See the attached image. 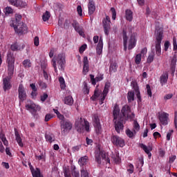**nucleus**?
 Listing matches in <instances>:
<instances>
[{"instance_id": "nucleus-1", "label": "nucleus", "mask_w": 177, "mask_h": 177, "mask_svg": "<svg viewBox=\"0 0 177 177\" xmlns=\"http://www.w3.org/2000/svg\"><path fill=\"white\" fill-rule=\"evenodd\" d=\"M51 64L55 70V73H57V65L59 70H61V71H64L66 55L64 53H60L55 56L51 61Z\"/></svg>"}, {"instance_id": "nucleus-2", "label": "nucleus", "mask_w": 177, "mask_h": 177, "mask_svg": "<svg viewBox=\"0 0 177 177\" xmlns=\"http://www.w3.org/2000/svg\"><path fill=\"white\" fill-rule=\"evenodd\" d=\"M75 127L79 133L84 132V128L86 132H89V122L86 119H82V118H78L77 119L75 122Z\"/></svg>"}, {"instance_id": "nucleus-3", "label": "nucleus", "mask_w": 177, "mask_h": 177, "mask_svg": "<svg viewBox=\"0 0 177 177\" xmlns=\"http://www.w3.org/2000/svg\"><path fill=\"white\" fill-rule=\"evenodd\" d=\"M156 41H155V49L156 54L157 56H161V42H162V39L164 38V32L162 30L159 29L156 31Z\"/></svg>"}, {"instance_id": "nucleus-4", "label": "nucleus", "mask_w": 177, "mask_h": 177, "mask_svg": "<svg viewBox=\"0 0 177 177\" xmlns=\"http://www.w3.org/2000/svg\"><path fill=\"white\" fill-rule=\"evenodd\" d=\"M15 55L12 52L8 51L7 53V64L8 68V75L12 77L15 73Z\"/></svg>"}, {"instance_id": "nucleus-5", "label": "nucleus", "mask_w": 177, "mask_h": 177, "mask_svg": "<svg viewBox=\"0 0 177 177\" xmlns=\"http://www.w3.org/2000/svg\"><path fill=\"white\" fill-rule=\"evenodd\" d=\"M60 128L62 135L66 136V135L73 129V123L68 120L61 121Z\"/></svg>"}, {"instance_id": "nucleus-6", "label": "nucleus", "mask_w": 177, "mask_h": 177, "mask_svg": "<svg viewBox=\"0 0 177 177\" xmlns=\"http://www.w3.org/2000/svg\"><path fill=\"white\" fill-rule=\"evenodd\" d=\"M93 124L97 135L102 134V124H100V119L99 118V115L97 114L93 115Z\"/></svg>"}, {"instance_id": "nucleus-7", "label": "nucleus", "mask_w": 177, "mask_h": 177, "mask_svg": "<svg viewBox=\"0 0 177 177\" xmlns=\"http://www.w3.org/2000/svg\"><path fill=\"white\" fill-rule=\"evenodd\" d=\"M111 142L114 146H117L118 147H124L125 146V140L118 136L112 135Z\"/></svg>"}, {"instance_id": "nucleus-8", "label": "nucleus", "mask_w": 177, "mask_h": 177, "mask_svg": "<svg viewBox=\"0 0 177 177\" xmlns=\"http://www.w3.org/2000/svg\"><path fill=\"white\" fill-rule=\"evenodd\" d=\"M18 98L19 100V103H23L24 100H27V91H26V88H24V85H23V84H20L19 85Z\"/></svg>"}, {"instance_id": "nucleus-9", "label": "nucleus", "mask_w": 177, "mask_h": 177, "mask_svg": "<svg viewBox=\"0 0 177 177\" xmlns=\"http://www.w3.org/2000/svg\"><path fill=\"white\" fill-rule=\"evenodd\" d=\"M115 131L117 133H121L124 131V118L120 117L119 119L113 120Z\"/></svg>"}, {"instance_id": "nucleus-10", "label": "nucleus", "mask_w": 177, "mask_h": 177, "mask_svg": "<svg viewBox=\"0 0 177 177\" xmlns=\"http://www.w3.org/2000/svg\"><path fill=\"white\" fill-rule=\"evenodd\" d=\"M102 24L105 35H109V34H110V29L111 28V21L109 15H106V19H103Z\"/></svg>"}, {"instance_id": "nucleus-11", "label": "nucleus", "mask_w": 177, "mask_h": 177, "mask_svg": "<svg viewBox=\"0 0 177 177\" xmlns=\"http://www.w3.org/2000/svg\"><path fill=\"white\" fill-rule=\"evenodd\" d=\"M158 120L160 121V125H163L165 127L168 125V122L169 121V114L165 112H162L158 114Z\"/></svg>"}, {"instance_id": "nucleus-12", "label": "nucleus", "mask_w": 177, "mask_h": 177, "mask_svg": "<svg viewBox=\"0 0 177 177\" xmlns=\"http://www.w3.org/2000/svg\"><path fill=\"white\" fill-rule=\"evenodd\" d=\"M26 109L28 111L32 114L35 117V114H37V111H39L41 110V106L35 104L34 102H30V104H27L26 105Z\"/></svg>"}, {"instance_id": "nucleus-13", "label": "nucleus", "mask_w": 177, "mask_h": 177, "mask_svg": "<svg viewBox=\"0 0 177 177\" xmlns=\"http://www.w3.org/2000/svg\"><path fill=\"white\" fill-rule=\"evenodd\" d=\"M10 5H12V6H15V8H26L27 6V3L26 1H23L22 0H8Z\"/></svg>"}, {"instance_id": "nucleus-14", "label": "nucleus", "mask_w": 177, "mask_h": 177, "mask_svg": "<svg viewBox=\"0 0 177 177\" xmlns=\"http://www.w3.org/2000/svg\"><path fill=\"white\" fill-rule=\"evenodd\" d=\"M131 86L134 90L138 102H142V97L140 96V90H139V86L136 81H132L131 82Z\"/></svg>"}, {"instance_id": "nucleus-15", "label": "nucleus", "mask_w": 177, "mask_h": 177, "mask_svg": "<svg viewBox=\"0 0 177 177\" xmlns=\"http://www.w3.org/2000/svg\"><path fill=\"white\" fill-rule=\"evenodd\" d=\"M72 26H73V28L75 29V30L77 32H78V34L81 37H84V35H85V33L84 32V30H82V26H80V23H78V21L74 20L72 23Z\"/></svg>"}, {"instance_id": "nucleus-16", "label": "nucleus", "mask_w": 177, "mask_h": 177, "mask_svg": "<svg viewBox=\"0 0 177 177\" xmlns=\"http://www.w3.org/2000/svg\"><path fill=\"white\" fill-rule=\"evenodd\" d=\"M12 27L17 34H23L25 31H27V26L23 23Z\"/></svg>"}, {"instance_id": "nucleus-17", "label": "nucleus", "mask_w": 177, "mask_h": 177, "mask_svg": "<svg viewBox=\"0 0 177 177\" xmlns=\"http://www.w3.org/2000/svg\"><path fill=\"white\" fill-rule=\"evenodd\" d=\"M3 89L4 92L12 89V83H10V77H6L3 80Z\"/></svg>"}, {"instance_id": "nucleus-18", "label": "nucleus", "mask_w": 177, "mask_h": 177, "mask_svg": "<svg viewBox=\"0 0 177 177\" xmlns=\"http://www.w3.org/2000/svg\"><path fill=\"white\" fill-rule=\"evenodd\" d=\"M139 147H140V149L144 150L145 153H146V154L148 155V157L149 159L151 158V151H152L153 147H151L150 146L147 147L143 143H140Z\"/></svg>"}, {"instance_id": "nucleus-19", "label": "nucleus", "mask_w": 177, "mask_h": 177, "mask_svg": "<svg viewBox=\"0 0 177 177\" xmlns=\"http://www.w3.org/2000/svg\"><path fill=\"white\" fill-rule=\"evenodd\" d=\"M136 46V37L135 36V33L132 34L129 40V46L128 49L131 50L133 49Z\"/></svg>"}, {"instance_id": "nucleus-20", "label": "nucleus", "mask_w": 177, "mask_h": 177, "mask_svg": "<svg viewBox=\"0 0 177 177\" xmlns=\"http://www.w3.org/2000/svg\"><path fill=\"white\" fill-rule=\"evenodd\" d=\"M90 78L91 81L92 85H96V82H99L100 81H102V80L104 78V75L100 74L95 77V75H90Z\"/></svg>"}, {"instance_id": "nucleus-21", "label": "nucleus", "mask_w": 177, "mask_h": 177, "mask_svg": "<svg viewBox=\"0 0 177 177\" xmlns=\"http://www.w3.org/2000/svg\"><path fill=\"white\" fill-rule=\"evenodd\" d=\"M121 113L122 114V118H124V117H127L129 114H131V113H132V110L129 105L126 104L122 106Z\"/></svg>"}, {"instance_id": "nucleus-22", "label": "nucleus", "mask_w": 177, "mask_h": 177, "mask_svg": "<svg viewBox=\"0 0 177 177\" xmlns=\"http://www.w3.org/2000/svg\"><path fill=\"white\" fill-rule=\"evenodd\" d=\"M113 120H118L122 117L120 115V106L117 104H115L113 109Z\"/></svg>"}, {"instance_id": "nucleus-23", "label": "nucleus", "mask_w": 177, "mask_h": 177, "mask_svg": "<svg viewBox=\"0 0 177 177\" xmlns=\"http://www.w3.org/2000/svg\"><path fill=\"white\" fill-rule=\"evenodd\" d=\"M21 15L19 14L15 15V19L11 21L10 26L11 27H15V26H18V24H21Z\"/></svg>"}, {"instance_id": "nucleus-24", "label": "nucleus", "mask_w": 177, "mask_h": 177, "mask_svg": "<svg viewBox=\"0 0 177 177\" xmlns=\"http://www.w3.org/2000/svg\"><path fill=\"white\" fill-rule=\"evenodd\" d=\"M26 48V45L24 44H19L17 43L13 44L10 46L11 50L13 52H17V50H23Z\"/></svg>"}, {"instance_id": "nucleus-25", "label": "nucleus", "mask_w": 177, "mask_h": 177, "mask_svg": "<svg viewBox=\"0 0 177 177\" xmlns=\"http://www.w3.org/2000/svg\"><path fill=\"white\" fill-rule=\"evenodd\" d=\"M14 131L15 135V140H17V143H18L20 147H23V146H24V144H23V140L21 139V137H20L19 131H17V129L16 128H15Z\"/></svg>"}, {"instance_id": "nucleus-26", "label": "nucleus", "mask_w": 177, "mask_h": 177, "mask_svg": "<svg viewBox=\"0 0 177 177\" xmlns=\"http://www.w3.org/2000/svg\"><path fill=\"white\" fill-rule=\"evenodd\" d=\"M88 15L90 16L91 15H93V13H95V11L96 10L95 1H93V0H89L88 4Z\"/></svg>"}, {"instance_id": "nucleus-27", "label": "nucleus", "mask_w": 177, "mask_h": 177, "mask_svg": "<svg viewBox=\"0 0 177 177\" xmlns=\"http://www.w3.org/2000/svg\"><path fill=\"white\" fill-rule=\"evenodd\" d=\"M83 73L86 74L89 71V62L88 61V57H84L83 60Z\"/></svg>"}, {"instance_id": "nucleus-28", "label": "nucleus", "mask_w": 177, "mask_h": 177, "mask_svg": "<svg viewBox=\"0 0 177 177\" xmlns=\"http://www.w3.org/2000/svg\"><path fill=\"white\" fill-rule=\"evenodd\" d=\"M122 37H123V46H124V50L127 52V44H128V36L127 35V31L125 30H123L122 31Z\"/></svg>"}, {"instance_id": "nucleus-29", "label": "nucleus", "mask_w": 177, "mask_h": 177, "mask_svg": "<svg viewBox=\"0 0 177 177\" xmlns=\"http://www.w3.org/2000/svg\"><path fill=\"white\" fill-rule=\"evenodd\" d=\"M160 84L162 86L165 85L168 82V72H165L160 76Z\"/></svg>"}, {"instance_id": "nucleus-30", "label": "nucleus", "mask_w": 177, "mask_h": 177, "mask_svg": "<svg viewBox=\"0 0 177 177\" xmlns=\"http://www.w3.org/2000/svg\"><path fill=\"white\" fill-rule=\"evenodd\" d=\"M125 17L128 21H132L133 20V12L131 10H126Z\"/></svg>"}, {"instance_id": "nucleus-31", "label": "nucleus", "mask_w": 177, "mask_h": 177, "mask_svg": "<svg viewBox=\"0 0 177 177\" xmlns=\"http://www.w3.org/2000/svg\"><path fill=\"white\" fill-rule=\"evenodd\" d=\"M64 104H67L68 106H73L74 104V99L71 95H68L64 97Z\"/></svg>"}, {"instance_id": "nucleus-32", "label": "nucleus", "mask_w": 177, "mask_h": 177, "mask_svg": "<svg viewBox=\"0 0 177 177\" xmlns=\"http://www.w3.org/2000/svg\"><path fill=\"white\" fill-rule=\"evenodd\" d=\"M45 138L46 142H49V143H52V142H55V135L52 133H49L48 134H45Z\"/></svg>"}, {"instance_id": "nucleus-33", "label": "nucleus", "mask_w": 177, "mask_h": 177, "mask_svg": "<svg viewBox=\"0 0 177 177\" xmlns=\"http://www.w3.org/2000/svg\"><path fill=\"white\" fill-rule=\"evenodd\" d=\"M127 100L129 103H132L135 100V93L132 91H130L127 93Z\"/></svg>"}, {"instance_id": "nucleus-34", "label": "nucleus", "mask_w": 177, "mask_h": 177, "mask_svg": "<svg viewBox=\"0 0 177 177\" xmlns=\"http://www.w3.org/2000/svg\"><path fill=\"white\" fill-rule=\"evenodd\" d=\"M117 68H118L117 62H111L109 66V73H116Z\"/></svg>"}, {"instance_id": "nucleus-35", "label": "nucleus", "mask_w": 177, "mask_h": 177, "mask_svg": "<svg viewBox=\"0 0 177 177\" xmlns=\"http://www.w3.org/2000/svg\"><path fill=\"white\" fill-rule=\"evenodd\" d=\"M133 131L134 133H136V132H139L140 130V125L138 122V120H133Z\"/></svg>"}, {"instance_id": "nucleus-36", "label": "nucleus", "mask_w": 177, "mask_h": 177, "mask_svg": "<svg viewBox=\"0 0 177 177\" xmlns=\"http://www.w3.org/2000/svg\"><path fill=\"white\" fill-rule=\"evenodd\" d=\"M32 177H44L42 174H41V170L39 168H36L35 170L32 171Z\"/></svg>"}, {"instance_id": "nucleus-37", "label": "nucleus", "mask_w": 177, "mask_h": 177, "mask_svg": "<svg viewBox=\"0 0 177 177\" xmlns=\"http://www.w3.org/2000/svg\"><path fill=\"white\" fill-rule=\"evenodd\" d=\"M155 56H156V54L154 51H152V53L149 55L147 59V63H148V64H150V63H153V62L154 61Z\"/></svg>"}, {"instance_id": "nucleus-38", "label": "nucleus", "mask_w": 177, "mask_h": 177, "mask_svg": "<svg viewBox=\"0 0 177 177\" xmlns=\"http://www.w3.org/2000/svg\"><path fill=\"white\" fill-rule=\"evenodd\" d=\"M126 135L128 136V138H130V139H133V138L135 137V136L136 135V133H135V132L132 131H131V129H127L126 130Z\"/></svg>"}, {"instance_id": "nucleus-39", "label": "nucleus", "mask_w": 177, "mask_h": 177, "mask_svg": "<svg viewBox=\"0 0 177 177\" xmlns=\"http://www.w3.org/2000/svg\"><path fill=\"white\" fill-rule=\"evenodd\" d=\"M79 164L80 165H85L86 162H88V156H84L82 157L80 159H79Z\"/></svg>"}, {"instance_id": "nucleus-40", "label": "nucleus", "mask_w": 177, "mask_h": 177, "mask_svg": "<svg viewBox=\"0 0 177 177\" xmlns=\"http://www.w3.org/2000/svg\"><path fill=\"white\" fill-rule=\"evenodd\" d=\"M50 19V12L49 11H46L42 15V20L44 21H48Z\"/></svg>"}, {"instance_id": "nucleus-41", "label": "nucleus", "mask_w": 177, "mask_h": 177, "mask_svg": "<svg viewBox=\"0 0 177 177\" xmlns=\"http://www.w3.org/2000/svg\"><path fill=\"white\" fill-rule=\"evenodd\" d=\"M99 96H100V93L99 92V89H95L94 91V94L91 97V100H93V102H95V100H96V99H97V97H99Z\"/></svg>"}, {"instance_id": "nucleus-42", "label": "nucleus", "mask_w": 177, "mask_h": 177, "mask_svg": "<svg viewBox=\"0 0 177 177\" xmlns=\"http://www.w3.org/2000/svg\"><path fill=\"white\" fill-rule=\"evenodd\" d=\"M112 158L115 164H120V162H121V158H120V153L113 155Z\"/></svg>"}, {"instance_id": "nucleus-43", "label": "nucleus", "mask_w": 177, "mask_h": 177, "mask_svg": "<svg viewBox=\"0 0 177 177\" xmlns=\"http://www.w3.org/2000/svg\"><path fill=\"white\" fill-rule=\"evenodd\" d=\"M135 171V167L132 165V163H129L127 165V172L129 174H133Z\"/></svg>"}, {"instance_id": "nucleus-44", "label": "nucleus", "mask_w": 177, "mask_h": 177, "mask_svg": "<svg viewBox=\"0 0 177 177\" xmlns=\"http://www.w3.org/2000/svg\"><path fill=\"white\" fill-rule=\"evenodd\" d=\"M80 172L81 177H92L91 175H89V171L85 169H81Z\"/></svg>"}, {"instance_id": "nucleus-45", "label": "nucleus", "mask_w": 177, "mask_h": 177, "mask_svg": "<svg viewBox=\"0 0 177 177\" xmlns=\"http://www.w3.org/2000/svg\"><path fill=\"white\" fill-rule=\"evenodd\" d=\"M59 82L60 84L61 89H64L66 88V82L64 81V78L63 77H59Z\"/></svg>"}, {"instance_id": "nucleus-46", "label": "nucleus", "mask_w": 177, "mask_h": 177, "mask_svg": "<svg viewBox=\"0 0 177 177\" xmlns=\"http://www.w3.org/2000/svg\"><path fill=\"white\" fill-rule=\"evenodd\" d=\"M111 86V84H110V82H106L105 84L104 88L102 93L107 95V93H109V91Z\"/></svg>"}, {"instance_id": "nucleus-47", "label": "nucleus", "mask_w": 177, "mask_h": 177, "mask_svg": "<svg viewBox=\"0 0 177 177\" xmlns=\"http://www.w3.org/2000/svg\"><path fill=\"white\" fill-rule=\"evenodd\" d=\"M22 64L25 68H30L31 67V61L30 59H25Z\"/></svg>"}, {"instance_id": "nucleus-48", "label": "nucleus", "mask_w": 177, "mask_h": 177, "mask_svg": "<svg viewBox=\"0 0 177 177\" xmlns=\"http://www.w3.org/2000/svg\"><path fill=\"white\" fill-rule=\"evenodd\" d=\"M0 139L1 140V142H3L4 146H9V142L8 141V139H6V137L5 135L0 136Z\"/></svg>"}, {"instance_id": "nucleus-49", "label": "nucleus", "mask_w": 177, "mask_h": 177, "mask_svg": "<svg viewBox=\"0 0 177 177\" xmlns=\"http://www.w3.org/2000/svg\"><path fill=\"white\" fill-rule=\"evenodd\" d=\"M96 52L97 55H102V52H103V44L97 45Z\"/></svg>"}, {"instance_id": "nucleus-50", "label": "nucleus", "mask_w": 177, "mask_h": 177, "mask_svg": "<svg viewBox=\"0 0 177 177\" xmlns=\"http://www.w3.org/2000/svg\"><path fill=\"white\" fill-rule=\"evenodd\" d=\"M136 64H140V62H142V54H137L135 57Z\"/></svg>"}, {"instance_id": "nucleus-51", "label": "nucleus", "mask_w": 177, "mask_h": 177, "mask_svg": "<svg viewBox=\"0 0 177 177\" xmlns=\"http://www.w3.org/2000/svg\"><path fill=\"white\" fill-rule=\"evenodd\" d=\"M71 174L73 177H80V171L75 167L73 168Z\"/></svg>"}, {"instance_id": "nucleus-52", "label": "nucleus", "mask_w": 177, "mask_h": 177, "mask_svg": "<svg viewBox=\"0 0 177 177\" xmlns=\"http://www.w3.org/2000/svg\"><path fill=\"white\" fill-rule=\"evenodd\" d=\"M95 161L98 165H100L102 164V158H101L100 153L95 154Z\"/></svg>"}, {"instance_id": "nucleus-53", "label": "nucleus", "mask_w": 177, "mask_h": 177, "mask_svg": "<svg viewBox=\"0 0 177 177\" xmlns=\"http://www.w3.org/2000/svg\"><path fill=\"white\" fill-rule=\"evenodd\" d=\"M39 86L41 87V89H46L47 85L46 83L44 82L42 80L38 81Z\"/></svg>"}, {"instance_id": "nucleus-54", "label": "nucleus", "mask_w": 177, "mask_h": 177, "mask_svg": "<svg viewBox=\"0 0 177 177\" xmlns=\"http://www.w3.org/2000/svg\"><path fill=\"white\" fill-rule=\"evenodd\" d=\"M111 12L112 13V19L115 20L117 17V12H115V8H111Z\"/></svg>"}, {"instance_id": "nucleus-55", "label": "nucleus", "mask_w": 177, "mask_h": 177, "mask_svg": "<svg viewBox=\"0 0 177 177\" xmlns=\"http://www.w3.org/2000/svg\"><path fill=\"white\" fill-rule=\"evenodd\" d=\"M147 95L149 96V97H151L153 96V94L151 93V88L150 87L149 84H147Z\"/></svg>"}, {"instance_id": "nucleus-56", "label": "nucleus", "mask_w": 177, "mask_h": 177, "mask_svg": "<svg viewBox=\"0 0 177 177\" xmlns=\"http://www.w3.org/2000/svg\"><path fill=\"white\" fill-rule=\"evenodd\" d=\"M106 96H107V94H104L102 93V95L100 96V104H103V103L106 99Z\"/></svg>"}, {"instance_id": "nucleus-57", "label": "nucleus", "mask_w": 177, "mask_h": 177, "mask_svg": "<svg viewBox=\"0 0 177 177\" xmlns=\"http://www.w3.org/2000/svg\"><path fill=\"white\" fill-rule=\"evenodd\" d=\"M125 118H129V120H130L131 121H133V120H134V118H135V113L131 112V114L129 113L128 115L126 116Z\"/></svg>"}, {"instance_id": "nucleus-58", "label": "nucleus", "mask_w": 177, "mask_h": 177, "mask_svg": "<svg viewBox=\"0 0 177 177\" xmlns=\"http://www.w3.org/2000/svg\"><path fill=\"white\" fill-rule=\"evenodd\" d=\"M83 92L85 95H89V88H88V85L86 84H84Z\"/></svg>"}, {"instance_id": "nucleus-59", "label": "nucleus", "mask_w": 177, "mask_h": 177, "mask_svg": "<svg viewBox=\"0 0 177 177\" xmlns=\"http://www.w3.org/2000/svg\"><path fill=\"white\" fill-rule=\"evenodd\" d=\"M36 160H38V161H41V160H45V156H44V153H41V155H35Z\"/></svg>"}, {"instance_id": "nucleus-60", "label": "nucleus", "mask_w": 177, "mask_h": 177, "mask_svg": "<svg viewBox=\"0 0 177 177\" xmlns=\"http://www.w3.org/2000/svg\"><path fill=\"white\" fill-rule=\"evenodd\" d=\"M85 49H86V44H83L79 48L80 53H84V52H85Z\"/></svg>"}, {"instance_id": "nucleus-61", "label": "nucleus", "mask_w": 177, "mask_h": 177, "mask_svg": "<svg viewBox=\"0 0 177 177\" xmlns=\"http://www.w3.org/2000/svg\"><path fill=\"white\" fill-rule=\"evenodd\" d=\"M6 13H7L8 15H12V13H13V8L10 7H6Z\"/></svg>"}, {"instance_id": "nucleus-62", "label": "nucleus", "mask_w": 177, "mask_h": 177, "mask_svg": "<svg viewBox=\"0 0 177 177\" xmlns=\"http://www.w3.org/2000/svg\"><path fill=\"white\" fill-rule=\"evenodd\" d=\"M77 12L79 16H82V7L81 6H77Z\"/></svg>"}, {"instance_id": "nucleus-63", "label": "nucleus", "mask_w": 177, "mask_h": 177, "mask_svg": "<svg viewBox=\"0 0 177 177\" xmlns=\"http://www.w3.org/2000/svg\"><path fill=\"white\" fill-rule=\"evenodd\" d=\"M48 99V93H44L43 95H41V100L45 102Z\"/></svg>"}, {"instance_id": "nucleus-64", "label": "nucleus", "mask_w": 177, "mask_h": 177, "mask_svg": "<svg viewBox=\"0 0 177 177\" xmlns=\"http://www.w3.org/2000/svg\"><path fill=\"white\" fill-rule=\"evenodd\" d=\"M174 125L175 128L177 129V112L174 113Z\"/></svg>"}]
</instances>
